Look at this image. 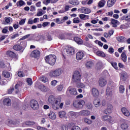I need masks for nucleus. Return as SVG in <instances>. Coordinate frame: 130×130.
Wrapping results in <instances>:
<instances>
[{
    "label": "nucleus",
    "mask_w": 130,
    "mask_h": 130,
    "mask_svg": "<svg viewBox=\"0 0 130 130\" xmlns=\"http://www.w3.org/2000/svg\"><path fill=\"white\" fill-rule=\"evenodd\" d=\"M47 63L50 66H54L56 61V56L55 55H49L45 57Z\"/></svg>",
    "instance_id": "nucleus-1"
},
{
    "label": "nucleus",
    "mask_w": 130,
    "mask_h": 130,
    "mask_svg": "<svg viewBox=\"0 0 130 130\" xmlns=\"http://www.w3.org/2000/svg\"><path fill=\"white\" fill-rule=\"evenodd\" d=\"M114 87H115V84H114V82H113V81H110L108 85V87L106 89L107 95H109L110 96H111V95H112V93H113V91L114 90Z\"/></svg>",
    "instance_id": "nucleus-2"
},
{
    "label": "nucleus",
    "mask_w": 130,
    "mask_h": 130,
    "mask_svg": "<svg viewBox=\"0 0 130 130\" xmlns=\"http://www.w3.org/2000/svg\"><path fill=\"white\" fill-rule=\"evenodd\" d=\"M72 81L75 83H80L81 81V73L78 71H76L73 75Z\"/></svg>",
    "instance_id": "nucleus-3"
},
{
    "label": "nucleus",
    "mask_w": 130,
    "mask_h": 130,
    "mask_svg": "<svg viewBox=\"0 0 130 130\" xmlns=\"http://www.w3.org/2000/svg\"><path fill=\"white\" fill-rule=\"evenodd\" d=\"M85 102L84 100H80L79 101H75L73 103V106L75 108H78V109H81L84 107Z\"/></svg>",
    "instance_id": "nucleus-4"
},
{
    "label": "nucleus",
    "mask_w": 130,
    "mask_h": 130,
    "mask_svg": "<svg viewBox=\"0 0 130 130\" xmlns=\"http://www.w3.org/2000/svg\"><path fill=\"white\" fill-rule=\"evenodd\" d=\"M61 75V69H57L53 71H51L49 74V76L51 78H56V77H58V76H60Z\"/></svg>",
    "instance_id": "nucleus-5"
},
{
    "label": "nucleus",
    "mask_w": 130,
    "mask_h": 130,
    "mask_svg": "<svg viewBox=\"0 0 130 130\" xmlns=\"http://www.w3.org/2000/svg\"><path fill=\"white\" fill-rule=\"evenodd\" d=\"M48 102H49L50 104H52L56 102H60V98H56L53 95H50L48 98Z\"/></svg>",
    "instance_id": "nucleus-6"
},
{
    "label": "nucleus",
    "mask_w": 130,
    "mask_h": 130,
    "mask_svg": "<svg viewBox=\"0 0 130 130\" xmlns=\"http://www.w3.org/2000/svg\"><path fill=\"white\" fill-rule=\"evenodd\" d=\"M55 33L57 35L58 38H59V39H61V40H63V39H67V37H66V33L61 32L58 29H56L55 31Z\"/></svg>",
    "instance_id": "nucleus-7"
},
{
    "label": "nucleus",
    "mask_w": 130,
    "mask_h": 130,
    "mask_svg": "<svg viewBox=\"0 0 130 130\" xmlns=\"http://www.w3.org/2000/svg\"><path fill=\"white\" fill-rule=\"evenodd\" d=\"M68 92L72 95V96H76L78 94V92H77V89L74 88L72 86H70L67 89Z\"/></svg>",
    "instance_id": "nucleus-8"
},
{
    "label": "nucleus",
    "mask_w": 130,
    "mask_h": 130,
    "mask_svg": "<svg viewBox=\"0 0 130 130\" xmlns=\"http://www.w3.org/2000/svg\"><path fill=\"white\" fill-rule=\"evenodd\" d=\"M113 108V107L112 106V105L110 104H108L107 105V109L104 110V113H105V114H110L112 111Z\"/></svg>",
    "instance_id": "nucleus-9"
},
{
    "label": "nucleus",
    "mask_w": 130,
    "mask_h": 130,
    "mask_svg": "<svg viewBox=\"0 0 130 130\" xmlns=\"http://www.w3.org/2000/svg\"><path fill=\"white\" fill-rule=\"evenodd\" d=\"M67 54H75V49L72 47H67L64 50Z\"/></svg>",
    "instance_id": "nucleus-10"
},
{
    "label": "nucleus",
    "mask_w": 130,
    "mask_h": 130,
    "mask_svg": "<svg viewBox=\"0 0 130 130\" xmlns=\"http://www.w3.org/2000/svg\"><path fill=\"white\" fill-rule=\"evenodd\" d=\"M30 106L34 110H37L39 107L38 102L34 100H31L30 101Z\"/></svg>",
    "instance_id": "nucleus-11"
},
{
    "label": "nucleus",
    "mask_w": 130,
    "mask_h": 130,
    "mask_svg": "<svg viewBox=\"0 0 130 130\" xmlns=\"http://www.w3.org/2000/svg\"><path fill=\"white\" fill-rule=\"evenodd\" d=\"M103 121H107L108 122H112V117L109 115H104L102 117Z\"/></svg>",
    "instance_id": "nucleus-12"
},
{
    "label": "nucleus",
    "mask_w": 130,
    "mask_h": 130,
    "mask_svg": "<svg viewBox=\"0 0 130 130\" xmlns=\"http://www.w3.org/2000/svg\"><path fill=\"white\" fill-rule=\"evenodd\" d=\"M7 55L9 57H12V58H15V59H18V56L16 53H14V52L12 51H8L7 52Z\"/></svg>",
    "instance_id": "nucleus-13"
},
{
    "label": "nucleus",
    "mask_w": 130,
    "mask_h": 130,
    "mask_svg": "<svg viewBox=\"0 0 130 130\" xmlns=\"http://www.w3.org/2000/svg\"><path fill=\"white\" fill-rule=\"evenodd\" d=\"M121 112L124 115V116H126V117H129L130 115V112L125 107H123L121 108Z\"/></svg>",
    "instance_id": "nucleus-14"
},
{
    "label": "nucleus",
    "mask_w": 130,
    "mask_h": 130,
    "mask_svg": "<svg viewBox=\"0 0 130 130\" xmlns=\"http://www.w3.org/2000/svg\"><path fill=\"white\" fill-rule=\"evenodd\" d=\"M80 116H89L90 115V112L89 110H83L79 112Z\"/></svg>",
    "instance_id": "nucleus-15"
},
{
    "label": "nucleus",
    "mask_w": 130,
    "mask_h": 130,
    "mask_svg": "<svg viewBox=\"0 0 130 130\" xmlns=\"http://www.w3.org/2000/svg\"><path fill=\"white\" fill-rule=\"evenodd\" d=\"M107 84V80L104 78H100L99 81V85L100 87H104Z\"/></svg>",
    "instance_id": "nucleus-16"
},
{
    "label": "nucleus",
    "mask_w": 130,
    "mask_h": 130,
    "mask_svg": "<svg viewBox=\"0 0 130 130\" xmlns=\"http://www.w3.org/2000/svg\"><path fill=\"white\" fill-rule=\"evenodd\" d=\"M91 94L93 97H98L99 96V90L95 88H92L91 90Z\"/></svg>",
    "instance_id": "nucleus-17"
},
{
    "label": "nucleus",
    "mask_w": 130,
    "mask_h": 130,
    "mask_svg": "<svg viewBox=\"0 0 130 130\" xmlns=\"http://www.w3.org/2000/svg\"><path fill=\"white\" fill-rule=\"evenodd\" d=\"M40 56V51H39L38 50H35L33 51L31 53V56L32 57H39Z\"/></svg>",
    "instance_id": "nucleus-18"
},
{
    "label": "nucleus",
    "mask_w": 130,
    "mask_h": 130,
    "mask_svg": "<svg viewBox=\"0 0 130 130\" xmlns=\"http://www.w3.org/2000/svg\"><path fill=\"white\" fill-rule=\"evenodd\" d=\"M37 40L38 41H39V42H40L41 43H44V42H45V41H46L47 39H46L45 38V37L43 36H39L37 37Z\"/></svg>",
    "instance_id": "nucleus-19"
},
{
    "label": "nucleus",
    "mask_w": 130,
    "mask_h": 130,
    "mask_svg": "<svg viewBox=\"0 0 130 130\" xmlns=\"http://www.w3.org/2000/svg\"><path fill=\"white\" fill-rule=\"evenodd\" d=\"M120 77L121 80H122L123 81H125V80H126V79L128 78V75L126 72L123 71L121 73V75Z\"/></svg>",
    "instance_id": "nucleus-20"
},
{
    "label": "nucleus",
    "mask_w": 130,
    "mask_h": 130,
    "mask_svg": "<svg viewBox=\"0 0 130 130\" xmlns=\"http://www.w3.org/2000/svg\"><path fill=\"white\" fill-rule=\"evenodd\" d=\"M84 56V54L83 52H78L76 53V59H77V60H81Z\"/></svg>",
    "instance_id": "nucleus-21"
},
{
    "label": "nucleus",
    "mask_w": 130,
    "mask_h": 130,
    "mask_svg": "<svg viewBox=\"0 0 130 130\" xmlns=\"http://www.w3.org/2000/svg\"><path fill=\"white\" fill-rule=\"evenodd\" d=\"M3 104L4 105H6L7 106H10L11 104H12V102H11V99L9 98H7L4 99L3 100Z\"/></svg>",
    "instance_id": "nucleus-22"
},
{
    "label": "nucleus",
    "mask_w": 130,
    "mask_h": 130,
    "mask_svg": "<svg viewBox=\"0 0 130 130\" xmlns=\"http://www.w3.org/2000/svg\"><path fill=\"white\" fill-rule=\"evenodd\" d=\"M115 3H116V0H108L107 3V7L111 8L114 6Z\"/></svg>",
    "instance_id": "nucleus-23"
},
{
    "label": "nucleus",
    "mask_w": 130,
    "mask_h": 130,
    "mask_svg": "<svg viewBox=\"0 0 130 130\" xmlns=\"http://www.w3.org/2000/svg\"><path fill=\"white\" fill-rule=\"evenodd\" d=\"M120 126L122 130H128V128L129 127V125L126 122L122 123Z\"/></svg>",
    "instance_id": "nucleus-24"
},
{
    "label": "nucleus",
    "mask_w": 130,
    "mask_h": 130,
    "mask_svg": "<svg viewBox=\"0 0 130 130\" xmlns=\"http://www.w3.org/2000/svg\"><path fill=\"white\" fill-rule=\"evenodd\" d=\"M81 12L83 14H90L91 10L89 8L83 7L81 8Z\"/></svg>",
    "instance_id": "nucleus-25"
},
{
    "label": "nucleus",
    "mask_w": 130,
    "mask_h": 130,
    "mask_svg": "<svg viewBox=\"0 0 130 130\" xmlns=\"http://www.w3.org/2000/svg\"><path fill=\"white\" fill-rule=\"evenodd\" d=\"M116 39H117V41H118L119 42H122V43H124V42H125V41H126V38H125V37H122V36L117 37L116 38Z\"/></svg>",
    "instance_id": "nucleus-26"
},
{
    "label": "nucleus",
    "mask_w": 130,
    "mask_h": 130,
    "mask_svg": "<svg viewBox=\"0 0 130 130\" xmlns=\"http://www.w3.org/2000/svg\"><path fill=\"white\" fill-rule=\"evenodd\" d=\"M59 103H60V102H57L56 103L51 104L52 108L55 110L58 109V108H59Z\"/></svg>",
    "instance_id": "nucleus-27"
},
{
    "label": "nucleus",
    "mask_w": 130,
    "mask_h": 130,
    "mask_svg": "<svg viewBox=\"0 0 130 130\" xmlns=\"http://www.w3.org/2000/svg\"><path fill=\"white\" fill-rule=\"evenodd\" d=\"M100 102L101 101L99 99H95L93 101V104L95 107H99L100 106Z\"/></svg>",
    "instance_id": "nucleus-28"
},
{
    "label": "nucleus",
    "mask_w": 130,
    "mask_h": 130,
    "mask_svg": "<svg viewBox=\"0 0 130 130\" xmlns=\"http://www.w3.org/2000/svg\"><path fill=\"white\" fill-rule=\"evenodd\" d=\"M69 4L73 6H78L80 5V2L78 0H70L69 1Z\"/></svg>",
    "instance_id": "nucleus-29"
},
{
    "label": "nucleus",
    "mask_w": 130,
    "mask_h": 130,
    "mask_svg": "<svg viewBox=\"0 0 130 130\" xmlns=\"http://www.w3.org/2000/svg\"><path fill=\"white\" fill-rule=\"evenodd\" d=\"M49 117L51 119H52L53 120H54L55 118H56V115H55V113L52 111H50L49 114Z\"/></svg>",
    "instance_id": "nucleus-30"
},
{
    "label": "nucleus",
    "mask_w": 130,
    "mask_h": 130,
    "mask_svg": "<svg viewBox=\"0 0 130 130\" xmlns=\"http://www.w3.org/2000/svg\"><path fill=\"white\" fill-rule=\"evenodd\" d=\"M74 40L77 44H83V40L81 38L76 37H74Z\"/></svg>",
    "instance_id": "nucleus-31"
},
{
    "label": "nucleus",
    "mask_w": 130,
    "mask_h": 130,
    "mask_svg": "<svg viewBox=\"0 0 130 130\" xmlns=\"http://www.w3.org/2000/svg\"><path fill=\"white\" fill-rule=\"evenodd\" d=\"M105 4H106L105 0H102L99 2L98 7V8H103L105 6Z\"/></svg>",
    "instance_id": "nucleus-32"
},
{
    "label": "nucleus",
    "mask_w": 130,
    "mask_h": 130,
    "mask_svg": "<svg viewBox=\"0 0 130 130\" xmlns=\"http://www.w3.org/2000/svg\"><path fill=\"white\" fill-rule=\"evenodd\" d=\"M86 68H88V69H90V68H92L93 66H94V62L93 61H88L85 64Z\"/></svg>",
    "instance_id": "nucleus-33"
},
{
    "label": "nucleus",
    "mask_w": 130,
    "mask_h": 130,
    "mask_svg": "<svg viewBox=\"0 0 130 130\" xmlns=\"http://www.w3.org/2000/svg\"><path fill=\"white\" fill-rule=\"evenodd\" d=\"M79 18H80V19L81 20H88V19H89V15H86L83 14H80L79 15Z\"/></svg>",
    "instance_id": "nucleus-34"
},
{
    "label": "nucleus",
    "mask_w": 130,
    "mask_h": 130,
    "mask_svg": "<svg viewBox=\"0 0 130 130\" xmlns=\"http://www.w3.org/2000/svg\"><path fill=\"white\" fill-rule=\"evenodd\" d=\"M25 5H26V3H25L23 0H19L16 3L17 7H23V6H25Z\"/></svg>",
    "instance_id": "nucleus-35"
},
{
    "label": "nucleus",
    "mask_w": 130,
    "mask_h": 130,
    "mask_svg": "<svg viewBox=\"0 0 130 130\" xmlns=\"http://www.w3.org/2000/svg\"><path fill=\"white\" fill-rule=\"evenodd\" d=\"M6 123L7 124H8V125H9L10 126L12 125H16V122L13 121L12 120H7L6 121Z\"/></svg>",
    "instance_id": "nucleus-36"
},
{
    "label": "nucleus",
    "mask_w": 130,
    "mask_h": 130,
    "mask_svg": "<svg viewBox=\"0 0 130 130\" xmlns=\"http://www.w3.org/2000/svg\"><path fill=\"white\" fill-rule=\"evenodd\" d=\"M83 120L84 122H85V123H87V124H88V125L92 124L93 122V121H92V120L89 119L86 117H84L83 118Z\"/></svg>",
    "instance_id": "nucleus-37"
},
{
    "label": "nucleus",
    "mask_w": 130,
    "mask_h": 130,
    "mask_svg": "<svg viewBox=\"0 0 130 130\" xmlns=\"http://www.w3.org/2000/svg\"><path fill=\"white\" fill-rule=\"evenodd\" d=\"M121 59L122 60V61L124 62H126V60H127V56H126V54H125V53L124 52H122L121 55Z\"/></svg>",
    "instance_id": "nucleus-38"
},
{
    "label": "nucleus",
    "mask_w": 130,
    "mask_h": 130,
    "mask_svg": "<svg viewBox=\"0 0 130 130\" xmlns=\"http://www.w3.org/2000/svg\"><path fill=\"white\" fill-rule=\"evenodd\" d=\"M98 56H101V57H105V53L101 51H98L96 53Z\"/></svg>",
    "instance_id": "nucleus-39"
},
{
    "label": "nucleus",
    "mask_w": 130,
    "mask_h": 130,
    "mask_svg": "<svg viewBox=\"0 0 130 130\" xmlns=\"http://www.w3.org/2000/svg\"><path fill=\"white\" fill-rule=\"evenodd\" d=\"M39 89H40V90H41V91H42L43 92H47L48 88H47V87H46V86L43 85H41L39 86Z\"/></svg>",
    "instance_id": "nucleus-40"
},
{
    "label": "nucleus",
    "mask_w": 130,
    "mask_h": 130,
    "mask_svg": "<svg viewBox=\"0 0 130 130\" xmlns=\"http://www.w3.org/2000/svg\"><path fill=\"white\" fill-rule=\"evenodd\" d=\"M77 88H82V89L85 88V84L83 83H81V81L79 82L76 83Z\"/></svg>",
    "instance_id": "nucleus-41"
},
{
    "label": "nucleus",
    "mask_w": 130,
    "mask_h": 130,
    "mask_svg": "<svg viewBox=\"0 0 130 130\" xmlns=\"http://www.w3.org/2000/svg\"><path fill=\"white\" fill-rule=\"evenodd\" d=\"M22 47L20 45H15L13 46V49L16 51H20L22 50Z\"/></svg>",
    "instance_id": "nucleus-42"
},
{
    "label": "nucleus",
    "mask_w": 130,
    "mask_h": 130,
    "mask_svg": "<svg viewBox=\"0 0 130 130\" xmlns=\"http://www.w3.org/2000/svg\"><path fill=\"white\" fill-rule=\"evenodd\" d=\"M3 75L5 78H10V77H11V74H10V72L7 71H3Z\"/></svg>",
    "instance_id": "nucleus-43"
},
{
    "label": "nucleus",
    "mask_w": 130,
    "mask_h": 130,
    "mask_svg": "<svg viewBox=\"0 0 130 130\" xmlns=\"http://www.w3.org/2000/svg\"><path fill=\"white\" fill-rule=\"evenodd\" d=\"M11 21H13V19H12V18L10 17H5V22L6 24H10Z\"/></svg>",
    "instance_id": "nucleus-44"
},
{
    "label": "nucleus",
    "mask_w": 130,
    "mask_h": 130,
    "mask_svg": "<svg viewBox=\"0 0 130 130\" xmlns=\"http://www.w3.org/2000/svg\"><path fill=\"white\" fill-rule=\"evenodd\" d=\"M25 124L26 125H34V124H35V122L33 121H27L25 122Z\"/></svg>",
    "instance_id": "nucleus-45"
},
{
    "label": "nucleus",
    "mask_w": 130,
    "mask_h": 130,
    "mask_svg": "<svg viewBox=\"0 0 130 130\" xmlns=\"http://www.w3.org/2000/svg\"><path fill=\"white\" fill-rule=\"evenodd\" d=\"M40 80L43 83H46L47 82H48V79H47L46 77H41L40 78Z\"/></svg>",
    "instance_id": "nucleus-46"
},
{
    "label": "nucleus",
    "mask_w": 130,
    "mask_h": 130,
    "mask_svg": "<svg viewBox=\"0 0 130 130\" xmlns=\"http://www.w3.org/2000/svg\"><path fill=\"white\" fill-rule=\"evenodd\" d=\"M59 116L60 118H63L66 116V112L61 111L59 113Z\"/></svg>",
    "instance_id": "nucleus-47"
},
{
    "label": "nucleus",
    "mask_w": 130,
    "mask_h": 130,
    "mask_svg": "<svg viewBox=\"0 0 130 130\" xmlns=\"http://www.w3.org/2000/svg\"><path fill=\"white\" fill-rule=\"evenodd\" d=\"M112 66V67L115 69V70H118V67H117V63L114 62L113 61H112L110 62Z\"/></svg>",
    "instance_id": "nucleus-48"
},
{
    "label": "nucleus",
    "mask_w": 130,
    "mask_h": 130,
    "mask_svg": "<svg viewBox=\"0 0 130 130\" xmlns=\"http://www.w3.org/2000/svg\"><path fill=\"white\" fill-rule=\"evenodd\" d=\"M61 130H69V127L66 124H62L60 126Z\"/></svg>",
    "instance_id": "nucleus-49"
},
{
    "label": "nucleus",
    "mask_w": 130,
    "mask_h": 130,
    "mask_svg": "<svg viewBox=\"0 0 130 130\" xmlns=\"http://www.w3.org/2000/svg\"><path fill=\"white\" fill-rule=\"evenodd\" d=\"M62 89H63V85L60 84L57 86V91H62Z\"/></svg>",
    "instance_id": "nucleus-50"
},
{
    "label": "nucleus",
    "mask_w": 130,
    "mask_h": 130,
    "mask_svg": "<svg viewBox=\"0 0 130 130\" xmlns=\"http://www.w3.org/2000/svg\"><path fill=\"white\" fill-rule=\"evenodd\" d=\"M54 21L57 24H62V23L64 22L62 21V20H60L59 18H56L54 19Z\"/></svg>",
    "instance_id": "nucleus-51"
},
{
    "label": "nucleus",
    "mask_w": 130,
    "mask_h": 130,
    "mask_svg": "<svg viewBox=\"0 0 130 130\" xmlns=\"http://www.w3.org/2000/svg\"><path fill=\"white\" fill-rule=\"evenodd\" d=\"M26 82L29 86H31V85L33 84V82L32 81V79L31 78H27Z\"/></svg>",
    "instance_id": "nucleus-52"
},
{
    "label": "nucleus",
    "mask_w": 130,
    "mask_h": 130,
    "mask_svg": "<svg viewBox=\"0 0 130 130\" xmlns=\"http://www.w3.org/2000/svg\"><path fill=\"white\" fill-rule=\"evenodd\" d=\"M96 67L98 68V70H100V69L102 68V62L99 61L96 64Z\"/></svg>",
    "instance_id": "nucleus-53"
},
{
    "label": "nucleus",
    "mask_w": 130,
    "mask_h": 130,
    "mask_svg": "<svg viewBox=\"0 0 130 130\" xmlns=\"http://www.w3.org/2000/svg\"><path fill=\"white\" fill-rule=\"evenodd\" d=\"M57 84V81L56 80H52L51 82V85L52 86V87H55Z\"/></svg>",
    "instance_id": "nucleus-54"
},
{
    "label": "nucleus",
    "mask_w": 130,
    "mask_h": 130,
    "mask_svg": "<svg viewBox=\"0 0 130 130\" xmlns=\"http://www.w3.org/2000/svg\"><path fill=\"white\" fill-rule=\"evenodd\" d=\"M18 76L20 77H25V74H24V72L22 71H19L18 73Z\"/></svg>",
    "instance_id": "nucleus-55"
},
{
    "label": "nucleus",
    "mask_w": 130,
    "mask_h": 130,
    "mask_svg": "<svg viewBox=\"0 0 130 130\" xmlns=\"http://www.w3.org/2000/svg\"><path fill=\"white\" fill-rule=\"evenodd\" d=\"M71 130H81V128L78 126H73L71 127Z\"/></svg>",
    "instance_id": "nucleus-56"
},
{
    "label": "nucleus",
    "mask_w": 130,
    "mask_h": 130,
    "mask_svg": "<svg viewBox=\"0 0 130 130\" xmlns=\"http://www.w3.org/2000/svg\"><path fill=\"white\" fill-rule=\"evenodd\" d=\"M124 87L123 86V85H120L119 87V91L120 92V93H123V92H124Z\"/></svg>",
    "instance_id": "nucleus-57"
},
{
    "label": "nucleus",
    "mask_w": 130,
    "mask_h": 130,
    "mask_svg": "<svg viewBox=\"0 0 130 130\" xmlns=\"http://www.w3.org/2000/svg\"><path fill=\"white\" fill-rule=\"evenodd\" d=\"M86 107L87 109H92L93 108V106L92 104L88 103L87 104Z\"/></svg>",
    "instance_id": "nucleus-58"
},
{
    "label": "nucleus",
    "mask_w": 130,
    "mask_h": 130,
    "mask_svg": "<svg viewBox=\"0 0 130 130\" xmlns=\"http://www.w3.org/2000/svg\"><path fill=\"white\" fill-rule=\"evenodd\" d=\"M108 51L109 53H110V54H112V53H113V52H114V49H113V48H112V47H110L109 48V49L108 50Z\"/></svg>",
    "instance_id": "nucleus-59"
},
{
    "label": "nucleus",
    "mask_w": 130,
    "mask_h": 130,
    "mask_svg": "<svg viewBox=\"0 0 130 130\" xmlns=\"http://www.w3.org/2000/svg\"><path fill=\"white\" fill-rule=\"evenodd\" d=\"M16 37H19V34H15L13 35L11 37V39H12L13 40L15 39V38H16Z\"/></svg>",
    "instance_id": "nucleus-60"
},
{
    "label": "nucleus",
    "mask_w": 130,
    "mask_h": 130,
    "mask_svg": "<svg viewBox=\"0 0 130 130\" xmlns=\"http://www.w3.org/2000/svg\"><path fill=\"white\" fill-rule=\"evenodd\" d=\"M111 22L112 24H117V23H118V21L117 20H116L114 19H112L111 20Z\"/></svg>",
    "instance_id": "nucleus-61"
},
{
    "label": "nucleus",
    "mask_w": 130,
    "mask_h": 130,
    "mask_svg": "<svg viewBox=\"0 0 130 130\" xmlns=\"http://www.w3.org/2000/svg\"><path fill=\"white\" fill-rule=\"evenodd\" d=\"M73 36V34L71 32H65V36L66 38H68V37H71Z\"/></svg>",
    "instance_id": "nucleus-62"
},
{
    "label": "nucleus",
    "mask_w": 130,
    "mask_h": 130,
    "mask_svg": "<svg viewBox=\"0 0 130 130\" xmlns=\"http://www.w3.org/2000/svg\"><path fill=\"white\" fill-rule=\"evenodd\" d=\"M25 22H26V19H21L19 22V25H24L25 24Z\"/></svg>",
    "instance_id": "nucleus-63"
},
{
    "label": "nucleus",
    "mask_w": 130,
    "mask_h": 130,
    "mask_svg": "<svg viewBox=\"0 0 130 130\" xmlns=\"http://www.w3.org/2000/svg\"><path fill=\"white\" fill-rule=\"evenodd\" d=\"M47 38L48 41H51L52 40V37L49 34L47 35Z\"/></svg>",
    "instance_id": "nucleus-64"
}]
</instances>
